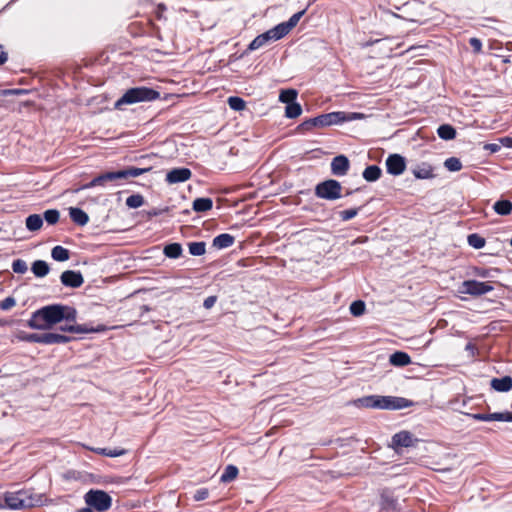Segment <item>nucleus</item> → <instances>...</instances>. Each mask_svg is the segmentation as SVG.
<instances>
[{
    "instance_id": "f257e3e1",
    "label": "nucleus",
    "mask_w": 512,
    "mask_h": 512,
    "mask_svg": "<svg viewBox=\"0 0 512 512\" xmlns=\"http://www.w3.org/2000/svg\"><path fill=\"white\" fill-rule=\"evenodd\" d=\"M77 311L63 304H50L34 311L27 324L36 330H49L62 321L75 323Z\"/></svg>"
},
{
    "instance_id": "f03ea898",
    "label": "nucleus",
    "mask_w": 512,
    "mask_h": 512,
    "mask_svg": "<svg viewBox=\"0 0 512 512\" xmlns=\"http://www.w3.org/2000/svg\"><path fill=\"white\" fill-rule=\"evenodd\" d=\"M358 408L401 410L413 406V402L404 397L368 395L353 401Z\"/></svg>"
},
{
    "instance_id": "7ed1b4c3",
    "label": "nucleus",
    "mask_w": 512,
    "mask_h": 512,
    "mask_svg": "<svg viewBox=\"0 0 512 512\" xmlns=\"http://www.w3.org/2000/svg\"><path fill=\"white\" fill-rule=\"evenodd\" d=\"M364 115L357 112L333 111L310 118L300 124L299 129L308 131L313 127H329L339 125L345 122L362 119Z\"/></svg>"
},
{
    "instance_id": "20e7f679",
    "label": "nucleus",
    "mask_w": 512,
    "mask_h": 512,
    "mask_svg": "<svg viewBox=\"0 0 512 512\" xmlns=\"http://www.w3.org/2000/svg\"><path fill=\"white\" fill-rule=\"evenodd\" d=\"M160 97V93L148 87H135L128 89L121 98H119L114 107L122 109L123 105H130L139 102L153 101Z\"/></svg>"
},
{
    "instance_id": "39448f33",
    "label": "nucleus",
    "mask_w": 512,
    "mask_h": 512,
    "mask_svg": "<svg viewBox=\"0 0 512 512\" xmlns=\"http://www.w3.org/2000/svg\"><path fill=\"white\" fill-rule=\"evenodd\" d=\"M33 506L34 501L26 490L6 492L4 494V504H0V508H8L11 510H22Z\"/></svg>"
},
{
    "instance_id": "423d86ee",
    "label": "nucleus",
    "mask_w": 512,
    "mask_h": 512,
    "mask_svg": "<svg viewBox=\"0 0 512 512\" xmlns=\"http://www.w3.org/2000/svg\"><path fill=\"white\" fill-rule=\"evenodd\" d=\"M86 505L92 507L98 512H104L112 506V497L105 491L99 489H90L84 495Z\"/></svg>"
},
{
    "instance_id": "0eeeda50",
    "label": "nucleus",
    "mask_w": 512,
    "mask_h": 512,
    "mask_svg": "<svg viewBox=\"0 0 512 512\" xmlns=\"http://www.w3.org/2000/svg\"><path fill=\"white\" fill-rule=\"evenodd\" d=\"M342 185L339 181L328 179L315 186V195L320 199L334 201L342 197Z\"/></svg>"
},
{
    "instance_id": "6e6552de",
    "label": "nucleus",
    "mask_w": 512,
    "mask_h": 512,
    "mask_svg": "<svg viewBox=\"0 0 512 512\" xmlns=\"http://www.w3.org/2000/svg\"><path fill=\"white\" fill-rule=\"evenodd\" d=\"M494 290L490 281L480 282L477 280H465L462 282L459 291L471 296H482Z\"/></svg>"
},
{
    "instance_id": "1a4fd4ad",
    "label": "nucleus",
    "mask_w": 512,
    "mask_h": 512,
    "mask_svg": "<svg viewBox=\"0 0 512 512\" xmlns=\"http://www.w3.org/2000/svg\"><path fill=\"white\" fill-rule=\"evenodd\" d=\"M379 496L381 512H398L400 510L398 498L395 496L394 490L390 488H382L379 491Z\"/></svg>"
},
{
    "instance_id": "9d476101",
    "label": "nucleus",
    "mask_w": 512,
    "mask_h": 512,
    "mask_svg": "<svg viewBox=\"0 0 512 512\" xmlns=\"http://www.w3.org/2000/svg\"><path fill=\"white\" fill-rule=\"evenodd\" d=\"M417 442L418 439L411 432L402 430L392 436L389 446L398 452L400 448L413 447Z\"/></svg>"
},
{
    "instance_id": "9b49d317",
    "label": "nucleus",
    "mask_w": 512,
    "mask_h": 512,
    "mask_svg": "<svg viewBox=\"0 0 512 512\" xmlns=\"http://www.w3.org/2000/svg\"><path fill=\"white\" fill-rule=\"evenodd\" d=\"M109 328L103 324H100L96 327H90L88 325H78L73 322H66L64 325H61L59 327V330L62 332H69V333H75V334H85V333H100L105 332Z\"/></svg>"
},
{
    "instance_id": "f8f14e48",
    "label": "nucleus",
    "mask_w": 512,
    "mask_h": 512,
    "mask_svg": "<svg viewBox=\"0 0 512 512\" xmlns=\"http://www.w3.org/2000/svg\"><path fill=\"white\" fill-rule=\"evenodd\" d=\"M386 171L393 176L401 175L406 168V161L400 154H390L385 162Z\"/></svg>"
},
{
    "instance_id": "ddd939ff",
    "label": "nucleus",
    "mask_w": 512,
    "mask_h": 512,
    "mask_svg": "<svg viewBox=\"0 0 512 512\" xmlns=\"http://www.w3.org/2000/svg\"><path fill=\"white\" fill-rule=\"evenodd\" d=\"M62 285L69 288H79L84 283L83 275L80 271L66 270L60 276Z\"/></svg>"
},
{
    "instance_id": "4468645a",
    "label": "nucleus",
    "mask_w": 512,
    "mask_h": 512,
    "mask_svg": "<svg viewBox=\"0 0 512 512\" xmlns=\"http://www.w3.org/2000/svg\"><path fill=\"white\" fill-rule=\"evenodd\" d=\"M120 175L118 174V171H110L103 174H100L96 177H94L90 182L82 185L77 191L84 190V189H90L96 186H104L109 181H115L120 179Z\"/></svg>"
},
{
    "instance_id": "2eb2a0df",
    "label": "nucleus",
    "mask_w": 512,
    "mask_h": 512,
    "mask_svg": "<svg viewBox=\"0 0 512 512\" xmlns=\"http://www.w3.org/2000/svg\"><path fill=\"white\" fill-rule=\"evenodd\" d=\"M120 175L118 174V171H110L103 174H100L96 177H94L90 182L82 185L77 191L84 190V189H90L96 186H104L109 181H115L120 179Z\"/></svg>"
},
{
    "instance_id": "dca6fc26",
    "label": "nucleus",
    "mask_w": 512,
    "mask_h": 512,
    "mask_svg": "<svg viewBox=\"0 0 512 512\" xmlns=\"http://www.w3.org/2000/svg\"><path fill=\"white\" fill-rule=\"evenodd\" d=\"M350 169V161L345 155L335 156L331 161V173L334 176H345Z\"/></svg>"
},
{
    "instance_id": "f3484780",
    "label": "nucleus",
    "mask_w": 512,
    "mask_h": 512,
    "mask_svg": "<svg viewBox=\"0 0 512 512\" xmlns=\"http://www.w3.org/2000/svg\"><path fill=\"white\" fill-rule=\"evenodd\" d=\"M192 173L188 168H174L166 174V181L169 184L182 183L190 179Z\"/></svg>"
},
{
    "instance_id": "a211bd4d",
    "label": "nucleus",
    "mask_w": 512,
    "mask_h": 512,
    "mask_svg": "<svg viewBox=\"0 0 512 512\" xmlns=\"http://www.w3.org/2000/svg\"><path fill=\"white\" fill-rule=\"evenodd\" d=\"M72 340L71 337L57 333V332H48L42 334V344L52 345V344H66Z\"/></svg>"
},
{
    "instance_id": "6ab92c4d",
    "label": "nucleus",
    "mask_w": 512,
    "mask_h": 512,
    "mask_svg": "<svg viewBox=\"0 0 512 512\" xmlns=\"http://www.w3.org/2000/svg\"><path fill=\"white\" fill-rule=\"evenodd\" d=\"M490 385L495 391L508 392L512 389V377L504 376L501 378H493Z\"/></svg>"
},
{
    "instance_id": "aec40b11",
    "label": "nucleus",
    "mask_w": 512,
    "mask_h": 512,
    "mask_svg": "<svg viewBox=\"0 0 512 512\" xmlns=\"http://www.w3.org/2000/svg\"><path fill=\"white\" fill-rule=\"evenodd\" d=\"M69 216L71 220L79 226H85L89 221L88 214L78 207L69 208Z\"/></svg>"
},
{
    "instance_id": "412c9836",
    "label": "nucleus",
    "mask_w": 512,
    "mask_h": 512,
    "mask_svg": "<svg viewBox=\"0 0 512 512\" xmlns=\"http://www.w3.org/2000/svg\"><path fill=\"white\" fill-rule=\"evenodd\" d=\"M412 173L417 179H431L434 177V169L428 163L417 165Z\"/></svg>"
},
{
    "instance_id": "4be33fe9",
    "label": "nucleus",
    "mask_w": 512,
    "mask_h": 512,
    "mask_svg": "<svg viewBox=\"0 0 512 512\" xmlns=\"http://www.w3.org/2000/svg\"><path fill=\"white\" fill-rule=\"evenodd\" d=\"M389 362L396 367H404L411 363V357L403 351H396L390 355Z\"/></svg>"
},
{
    "instance_id": "5701e85b",
    "label": "nucleus",
    "mask_w": 512,
    "mask_h": 512,
    "mask_svg": "<svg viewBox=\"0 0 512 512\" xmlns=\"http://www.w3.org/2000/svg\"><path fill=\"white\" fill-rule=\"evenodd\" d=\"M234 242V236L228 233H222L213 239V246L217 249H225L231 247Z\"/></svg>"
},
{
    "instance_id": "b1692460",
    "label": "nucleus",
    "mask_w": 512,
    "mask_h": 512,
    "mask_svg": "<svg viewBox=\"0 0 512 512\" xmlns=\"http://www.w3.org/2000/svg\"><path fill=\"white\" fill-rule=\"evenodd\" d=\"M213 207V201L208 197L196 198L193 201L192 208L195 212L202 213L211 210Z\"/></svg>"
},
{
    "instance_id": "393cba45",
    "label": "nucleus",
    "mask_w": 512,
    "mask_h": 512,
    "mask_svg": "<svg viewBox=\"0 0 512 512\" xmlns=\"http://www.w3.org/2000/svg\"><path fill=\"white\" fill-rule=\"evenodd\" d=\"M381 174L382 170L379 166L370 165L364 169L362 176L367 182H375L381 177Z\"/></svg>"
},
{
    "instance_id": "a878e982",
    "label": "nucleus",
    "mask_w": 512,
    "mask_h": 512,
    "mask_svg": "<svg viewBox=\"0 0 512 512\" xmlns=\"http://www.w3.org/2000/svg\"><path fill=\"white\" fill-rule=\"evenodd\" d=\"M31 271L36 277L42 278L49 273L50 267L46 261L36 260L32 263Z\"/></svg>"
},
{
    "instance_id": "bb28decb",
    "label": "nucleus",
    "mask_w": 512,
    "mask_h": 512,
    "mask_svg": "<svg viewBox=\"0 0 512 512\" xmlns=\"http://www.w3.org/2000/svg\"><path fill=\"white\" fill-rule=\"evenodd\" d=\"M289 32H290V30H288V28L286 27V25L283 22L267 31V33L269 34L270 40H274V41L285 37Z\"/></svg>"
},
{
    "instance_id": "cd10ccee",
    "label": "nucleus",
    "mask_w": 512,
    "mask_h": 512,
    "mask_svg": "<svg viewBox=\"0 0 512 512\" xmlns=\"http://www.w3.org/2000/svg\"><path fill=\"white\" fill-rule=\"evenodd\" d=\"M182 251L183 250L181 244L176 242L167 244L163 249L164 255L170 259L179 258L182 254Z\"/></svg>"
},
{
    "instance_id": "c85d7f7f",
    "label": "nucleus",
    "mask_w": 512,
    "mask_h": 512,
    "mask_svg": "<svg viewBox=\"0 0 512 512\" xmlns=\"http://www.w3.org/2000/svg\"><path fill=\"white\" fill-rule=\"evenodd\" d=\"M91 450L97 454L111 458L123 456L127 453V450L124 448H91Z\"/></svg>"
},
{
    "instance_id": "c756f323",
    "label": "nucleus",
    "mask_w": 512,
    "mask_h": 512,
    "mask_svg": "<svg viewBox=\"0 0 512 512\" xmlns=\"http://www.w3.org/2000/svg\"><path fill=\"white\" fill-rule=\"evenodd\" d=\"M493 209L499 215H509L512 212V202L510 200H498L494 203Z\"/></svg>"
},
{
    "instance_id": "7c9ffc66",
    "label": "nucleus",
    "mask_w": 512,
    "mask_h": 512,
    "mask_svg": "<svg viewBox=\"0 0 512 512\" xmlns=\"http://www.w3.org/2000/svg\"><path fill=\"white\" fill-rule=\"evenodd\" d=\"M150 170H151V168L129 167L127 169L118 171V174H121L120 179H126L129 177H138Z\"/></svg>"
},
{
    "instance_id": "2f4dec72",
    "label": "nucleus",
    "mask_w": 512,
    "mask_h": 512,
    "mask_svg": "<svg viewBox=\"0 0 512 512\" xmlns=\"http://www.w3.org/2000/svg\"><path fill=\"white\" fill-rule=\"evenodd\" d=\"M51 257L58 262L67 261L70 258V252L68 249L57 245L52 248Z\"/></svg>"
},
{
    "instance_id": "473e14b6",
    "label": "nucleus",
    "mask_w": 512,
    "mask_h": 512,
    "mask_svg": "<svg viewBox=\"0 0 512 512\" xmlns=\"http://www.w3.org/2000/svg\"><path fill=\"white\" fill-rule=\"evenodd\" d=\"M43 225V218L39 214H31L26 218V228L29 231H37Z\"/></svg>"
},
{
    "instance_id": "72a5a7b5",
    "label": "nucleus",
    "mask_w": 512,
    "mask_h": 512,
    "mask_svg": "<svg viewBox=\"0 0 512 512\" xmlns=\"http://www.w3.org/2000/svg\"><path fill=\"white\" fill-rule=\"evenodd\" d=\"M239 470L235 465H227L220 477L221 482L223 483H229L236 479L238 476Z\"/></svg>"
},
{
    "instance_id": "f704fd0d",
    "label": "nucleus",
    "mask_w": 512,
    "mask_h": 512,
    "mask_svg": "<svg viewBox=\"0 0 512 512\" xmlns=\"http://www.w3.org/2000/svg\"><path fill=\"white\" fill-rule=\"evenodd\" d=\"M437 134L443 140H452L456 137V130L449 124H443L437 129Z\"/></svg>"
},
{
    "instance_id": "c9c22d12",
    "label": "nucleus",
    "mask_w": 512,
    "mask_h": 512,
    "mask_svg": "<svg viewBox=\"0 0 512 512\" xmlns=\"http://www.w3.org/2000/svg\"><path fill=\"white\" fill-rule=\"evenodd\" d=\"M269 41H270L269 34L266 31L265 33L258 35L251 41V43L248 46V50H250V51L257 50V49L261 48L262 46H264Z\"/></svg>"
},
{
    "instance_id": "e433bc0d",
    "label": "nucleus",
    "mask_w": 512,
    "mask_h": 512,
    "mask_svg": "<svg viewBox=\"0 0 512 512\" xmlns=\"http://www.w3.org/2000/svg\"><path fill=\"white\" fill-rule=\"evenodd\" d=\"M298 92L295 89L282 90L279 95V101L288 105L296 102Z\"/></svg>"
},
{
    "instance_id": "4c0bfd02",
    "label": "nucleus",
    "mask_w": 512,
    "mask_h": 512,
    "mask_svg": "<svg viewBox=\"0 0 512 512\" xmlns=\"http://www.w3.org/2000/svg\"><path fill=\"white\" fill-rule=\"evenodd\" d=\"M302 113V107L299 103H288L285 107V116L290 119L297 118Z\"/></svg>"
},
{
    "instance_id": "58836bf2",
    "label": "nucleus",
    "mask_w": 512,
    "mask_h": 512,
    "mask_svg": "<svg viewBox=\"0 0 512 512\" xmlns=\"http://www.w3.org/2000/svg\"><path fill=\"white\" fill-rule=\"evenodd\" d=\"M189 253L192 256H202L206 252V244L203 241L191 242L188 244Z\"/></svg>"
},
{
    "instance_id": "ea45409f",
    "label": "nucleus",
    "mask_w": 512,
    "mask_h": 512,
    "mask_svg": "<svg viewBox=\"0 0 512 512\" xmlns=\"http://www.w3.org/2000/svg\"><path fill=\"white\" fill-rule=\"evenodd\" d=\"M17 338L20 341H24V342H28V343H40V344H42V334H38V333L20 332L17 335Z\"/></svg>"
},
{
    "instance_id": "a19ab883",
    "label": "nucleus",
    "mask_w": 512,
    "mask_h": 512,
    "mask_svg": "<svg viewBox=\"0 0 512 512\" xmlns=\"http://www.w3.org/2000/svg\"><path fill=\"white\" fill-rule=\"evenodd\" d=\"M467 241L468 244L475 249L483 248L486 243L485 239L477 233L468 235Z\"/></svg>"
},
{
    "instance_id": "79ce46f5",
    "label": "nucleus",
    "mask_w": 512,
    "mask_h": 512,
    "mask_svg": "<svg viewBox=\"0 0 512 512\" xmlns=\"http://www.w3.org/2000/svg\"><path fill=\"white\" fill-rule=\"evenodd\" d=\"M229 107L234 111H241L245 108V101L238 96H230L227 100Z\"/></svg>"
},
{
    "instance_id": "37998d69",
    "label": "nucleus",
    "mask_w": 512,
    "mask_h": 512,
    "mask_svg": "<svg viewBox=\"0 0 512 512\" xmlns=\"http://www.w3.org/2000/svg\"><path fill=\"white\" fill-rule=\"evenodd\" d=\"M48 224L54 225L59 221L60 213L57 209L46 210L42 217Z\"/></svg>"
},
{
    "instance_id": "c03bdc74",
    "label": "nucleus",
    "mask_w": 512,
    "mask_h": 512,
    "mask_svg": "<svg viewBox=\"0 0 512 512\" xmlns=\"http://www.w3.org/2000/svg\"><path fill=\"white\" fill-rule=\"evenodd\" d=\"M444 166L447 170H449L451 172H457V171L461 170L462 163L458 158L450 157L445 160Z\"/></svg>"
},
{
    "instance_id": "a18cd8bd",
    "label": "nucleus",
    "mask_w": 512,
    "mask_h": 512,
    "mask_svg": "<svg viewBox=\"0 0 512 512\" xmlns=\"http://www.w3.org/2000/svg\"><path fill=\"white\" fill-rule=\"evenodd\" d=\"M144 203V198L142 195L140 194H133V195H130L127 199H126V205L129 207V208H139L143 205Z\"/></svg>"
},
{
    "instance_id": "49530a36",
    "label": "nucleus",
    "mask_w": 512,
    "mask_h": 512,
    "mask_svg": "<svg viewBox=\"0 0 512 512\" xmlns=\"http://www.w3.org/2000/svg\"><path fill=\"white\" fill-rule=\"evenodd\" d=\"M349 309L353 316H361L365 312V303L362 300H356L351 303Z\"/></svg>"
},
{
    "instance_id": "de8ad7c7",
    "label": "nucleus",
    "mask_w": 512,
    "mask_h": 512,
    "mask_svg": "<svg viewBox=\"0 0 512 512\" xmlns=\"http://www.w3.org/2000/svg\"><path fill=\"white\" fill-rule=\"evenodd\" d=\"M306 12V9H303L295 14H293L288 21L286 22H283L286 27L288 28V30H292L297 24L298 22L300 21V19L302 18V16L305 14Z\"/></svg>"
},
{
    "instance_id": "09e8293b",
    "label": "nucleus",
    "mask_w": 512,
    "mask_h": 512,
    "mask_svg": "<svg viewBox=\"0 0 512 512\" xmlns=\"http://www.w3.org/2000/svg\"><path fill=\"white\" fill-rule=\"evenodd\" d=\"M491 421H502V422H512V412H495L490 413Z\"/></svg>"
},
{
    "instance_id": "8fccbe9b",
    "label": "nucleus",
    "mask_w": 512,
    "mask_h": 512,
    "mask_svg": "<svg viewBox=\"0 0 512 512\" xmlns=\"http://www.w3.org/2000/svg\"><path fill=\"white\" fill-rule=\"evenodd\" d=\"M12 270L17 274H24L27 271V264L22 259H16L12 263Z\"/></svg>"
},
{
    "instance_id": "3c124183",
    "label": "nucleus",
    "mask_w": 512,
    "mask_h": 512,
    "mask_svg": "<svg viewBox=\"0 0 512 512\" xmlns=\"http://www.w3.org/2000/svg\"><path fill=\"white\" fill-rule=\"evenodd\" d=\"M359 210H360V208L346 209V210L340 211L339 216L342 221H348V220L354 218L358 214Z\"/></svg>"
},
{
    "instance_id": "603ef678",
    "label": "nucleus",
    "mask_w": 512,
    "mask_h": 512,
    "mask_svg": "<svg viewBox=\"0 0 512 512\" xmlns=\"http://www.w3.org/2000/svg\"><path fill=\"white\" fill-rule=\"evenodd\" d=\"M496 271V269L475 268V275L481 278H490L493 276V272Z\"/></svg>"
},
{
    "instance_id": "864d4df0",
    "label": "nucleus",
    "mask_w": 512,
    "mask_h": 512,
    "mask_svg": "<svg viewBox=\"0 0 512 512\" xmlns=\"http://www.w3.org/2000/svg\"><path fill=\"white\" fill-rule=\"evenodd\" d=\"M209 496V490L207 488H199L194 493V500L196 501H202L207 499Z\"/></svg>"
},
{
    "instance_id": "5fc2aeb1",
    "label": "nucleus",
    "mask_w": 512,
    "mask_h": 512,
    "mask_svg": "<svg viewBox=\"0 0 512 512\" xmlns=\"http://www.w3.org/2000/svg\"><path fill=\"white\" fill-rule=\"evenodd\" d=\"M16 305V300L13 297H6L0 302V309L9 310Z\"/></svg>"
},
{
    "instance_id": "6e6d98bb",
    "label": "nucleus",
    "mask_w": 512,
    "mask_h": 512,
    "mask_svg": "<svg viewBox=\"0 0 512 512\" xmlns=\"http://www.w3.org/2000/svg\"><path fill=\"white\" fill-rule=\"evenodd\" d=\"M472 419L474 420H477V421H484V422H490L491 421V417H490V413H474V414H470L469 415Z\"/></svg>"
},
{
    "instance_id": "4d7b16f0",
    "label": "nucleus",
    "mask_w": 512,
    "mask_h": 512,
    "mask_svg": "<svg viewBox=\"0 0 512 512\" xmlns=\"http://www.w3.org/2000/svg\"><path fill=\"white\" fill-rule=\"evenodd\" d=\"M469 44H470V46L472 47V49H473L475 52H480V51H481V49H482V42H481V40H480V39H478V38H475V37L471 38V39L469 40Z\"/></svg>"
},
{
    "instance_id": "13d9d810",
    "label": "nucleus",
    "mask_w": 512,
    "mask_h": 512,
    "mask_svg": "<svg viewBox=\"0 0 512 512\" xmlns=\"http://www.w3.org/2000/svg\"><path fill=\"white\" fill-rule=\"evenodd\" d=\"M25 92H26V90H24V89H4V90H1V95L2 96L20 95V94H24Z\"/></svg>"
},
{
    "instance_id": "bf43d9fd",
    "label": "nucleus",
    "mask_w": 512,
    "mask_h": 512,
    "mask_svg": "<svg viewBox=\"0 0 512 512\" xmlns=\"http://www.w3.org/2000/svg\"><path fill=\"white\" fill-rule=\"evenodd\" d=\"M217 301V297L216 296H209L207 297L204 302H203V306L204 308L206 309H210L214 306V304L216 303Z\"/></svg>"
},
{
    "instance_id": "052dcab7",
    "label": "nucleus",
    "mask_w": 512,
    "mask_h": 512,
    "mask_svg": "<svg viewBox=\"0 0 512 512\" xmlns=\"http://www.w3.org/2000/svg\"><path fill=\"white\" fill-rule=\"evenodd\" d=\"M8 59L7 53L3 50V47L0 45V65L4 64Z\"/></svg>"
},
{
    "instance_id": "680f3d73",
    "label": "nucleus",
    "mask_w": 512,
    "mask_h": 512,
    "mask_svg": "<svg viewBox=\"0 0 512 512\" xmlns=\"http://www.w3.org/2000/svg\"><path fill=\"white\" fill-rule=\"evenodd\" d=\"M465 349H466L467 351H470L471 353H473V354H474V351L476 350V347H475L472 343H468V344L466 345Z\"/></svg>"
},
{
    "instance_id": "e2e57ef3",
    "label": "nucleus",
    "mask_w": 512,
    "mask_h": 512,
    "mask_svg": "<svg viewBox=\"0 0 512 512\" xmlns=\"http://www.w3.org/2000/svg\"><path fill=\"white\" fill-rule=\"evenodd\" d=\"M92 510L93 508L87 505V507L78 509L76 512H92Z\"/></svg>"
},
{
    "instance_id": "0e129e2a",
    "label": "nucleus",
    "mask_w": 512,
    "mask_h": 512,
    "mask_svg": "<svg viewBox=\"0 0 512 512\" xmlns=\"http://www.w3.org/2000/svg\"><path fill=\"white\" fill-rule=\"evenodd\" d=\"M488 147L491 149V151L495 152L498 148V146L496 144H490L488 145Z\"/></svg>"
},
{
    "instance_id": "69168bd1",
    "label": "nucleus",
    "mask_w": 512,
    "mask_h": 512,
    "mask_svg": "<svg viewBox=\"0 0 512 512\" xmlns=\"http://www.w3.org/2000/svg\"><path fill=\"white\" fill-rule=\"evenodd\" d=\"M510 245H511V247H512V238L510 239Z\"/></svg>"
}]
</instances>
